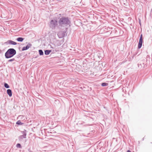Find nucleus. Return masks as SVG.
Masks as SVG:
<instances>
[{
  "mask_svg": "<svg viewBox=\"0 0 152 152\" xmlns=\"http://www.w3.org/2000/svg\"><path fill=\"white\" fill-rule=\"evenodd\" d=\"M51 51V50H46L45 51V55H48Z\"/></svg>",
  "mask_w": 152,
  "mask_h": 152,
  "instance_id": "9d476101",
  "label": "nucleus"
},
{
  "mask_svg": "<svg viewBox=\"0 0 152 152\" xmlns=\"http://www.w3.org/2000/svg\"><path fill=\"white\" fill-rule=\"evenodd\" d=\"M4 85V87L6 88H10L9 86L7 83H5Z\"/></svg>",
  "mask_w": 152,
  "mask_h": 152,
  "instance_id": "2eb2a0df",
  "label": "nucleus"
},
{
  "mask_svg": "<svg viewBox=\"0 0 152 152\" xmlns=\"http://www.w3.org/2000/svg\"><path fill=\"white\" fill-rule=\"evenodd\" d=\"M16 146L18 148H21V145L20 144V143H18L16 145Z\"/></svg>",
  "mask_w": 152,
  "mask_h": 152,
  "instance_id": "f3484780",
  "label": "nucleus"
},
{
  "mask_svg": "<svg viewBox=\"0 0 152 152\" xmlns=\"http://www.w3.org/2000/svg\"><path fill=\"white\" fill-rule=\"evenodd\" d=\"M140 25H141V23H140Z\"/></svg>",
  "mask_w": 152,
  "mask_h": 152,
  "instance_id": "412c9836",
  "label": "nucleus"
},
{
  "mask_svg": "<svg viewBox=\"0 0 152 152\" xmlns=\"http://www.w3.org/2000/svg\"><path fill=\"white\" fill-rule=\"evenodd\" d=\"M57 25V21L56 20H51L50 23V27L52 29H55Z\"/></svg>",
  "mask_w": 152,
  "mask_h": 152,
  "instance_id": "7ed1b4c3",
  "label": "nucleus"
},
{
  "mask_svg": "<svg viewBox=\"0 0 152 152\" xmlns=\"http://www.w3.org/2000/svg\"><path fill=\"white\" fill-rule=\"evenodd\" d=\"M15 60V58H13L8 60V61L9 62H11Z\"/></svg>",
  "mask_w": 152,
  "mask_h": 152,
  "instance_id": "a211bd4d",
  "label": "nucleus"
},
{
  "mask_svg": "<svg viewBox=\"0 0 152 152\" xmlns=\"http://www.w3.org/2000/svg\"><path fill=\"white\" fill-rule=\"evenodd\" d=\"M32 45L31 44L28 43L26 47H24L23 48L22 50L24 51L28 49Z\"/></svg>",
  "mask_w": 152,
  "mask_h": 152,
  "instance_id": "0eeeda50",
  "label": "nucleus"
},
{
  "mask_svg": "<svg viewBox=\"0 0 152 152\" xmlns=\"http://www.w3.org/2000/svg\"><path fill=\"white\" fill-rule=\"evenodd\" d=\"M59 26L64 27L69 25L70 26L71 22L67 17H62L59 19L58 21Z\"/></svg>",
  "mask_w": 152,
  "mask_h": 152,
  "instance_id": "f257e3e1",
  "label": "nucleus"
},
{
  "mask_svg": "<svg viewBox=\"0 0 152 152\" xmlns=\"http://www.w3.org/2000/svg\"><path fill=\"white\" fill-rule=\"evenodd\" d=\"M16 53V50L14 48H10L6 52L5 56L6 58H9L13 57Z\"/></svg>",
  "mask_w": 152,
  "mask_h": 152,
  "instance_id": "f03ea898",
  "label": "nucleus"
},
{
  "mask_svg": "<svg viewBox=\"0 0 152 152\" xmlns=\"http://www.w3.org/2000/svg\"><path fill=\"white\" fill-rule=\"evenodd\" d=\"M143 42V39H142V35L141 34L140 36L139 42L138 44V48L139 49H140L142 45V43Z\"/></svg>",
  "mask_w": 152,
  "mask_h": 152,
  "instance_id": "39448f33",
  "label": "nucleus"
},
{
  "mask_svg": "<svg viewBox=\"0 0 152 152\" xmlns=\"http://www.w3.org/2000/svg\"><path fill=\"white\" fill-rule=\"evenodd\" d=\"M16 124L18 125H21L22 124H23V123H22L20 121L18 120Z\"/></svg>",
  "mask_w": 152,
  "mask_h": 152,
  "instance_id": "ddd939ff",
  "label": "nucleus"
},
{
  "mask_svg": "<svg viewBox=\"0 0 152 152\" xmlns=\"http://www.w3.org/2000/svg\"><path fill=\"white\" fill-rule=\"evenodd\" d=\"M22 134H23V135L26 137L27 134L26 130L25 129L23 131L21 132Z\"/></svg>",
  "mask_w": 152,
  "mask_h": 152,
  "instance_id": "f8f14e48",
  "label": "nucleus"
},
{
  "mask_svg": "<svg viewBox=\"0 0 152 152\" xmlns=\"http://www.w3.org/2000/svg\"><path fill=\"white\" fill-rule=\"evenodd\" d=\"M24 38H23V37H19L18 38L16 39V40L18 41L22 42L24 40Z\"/></svg>",
  "mask_w": 152,
  "mask_h": 152,
  "instance_id": "1a4fd4ad",
  "label": "nucleus"
},
{
  "mask_svg": "<svg viewBox=\"0 0 152 152\" xmlns=\"http://www.w3.org/2000/svg\"><path fill=\"white\" fill-rule=\"evenodd\" d=\"M145 1H146V0H144Z\"/></svg>",
  "mask_w": 152,
  "mask_h": 152,
  "instance_id": "b1692460",
  "label": "nucleus"
},
{
  "mask_svg": "<svg viewBox=\"0 0 152 152\" xmlns=\"http://www.w3.org/2000/svg\"><path fill=\"white\" fill-rule=\"evenodd\" d=\"M4 44L6 45H17V43L15 42H14L12 40H8L7 41L4 42Z\"/></svg>",
  "mask_w": 152,
  "mask_h": 152,
  "instance_id": "423d86ee",
  "label": "nucleus"
},
{
  "mask_svg": "<svg viewBox=\"0 0 152 152\" xmlns=\"http://www.w3.org/2000/svg\"><path fill=\"white\" fill-rule=\"evenodd\" d=\"M7 93L9 96L11 97L12 96V91L11 89H8L7 90Z\"/></svg>",
  "mask_w": 152,
  "mask_h": 152,
  "instance_id": "6e6552de",
  "label": "nucleus"
},
{
  "mask_svg": "<svg viewBox=\"0 0 152 152\" xmlns=\"http://www.w3.org/2000/svg\"><path fill=\"white\" fill-rule=\"evenodd\" d=\"M51 48H54V47H53V46L51 45Z\"/></svg>",
  "mask_w": 152,
  "mask_h": 152,
  "instance_id": "6ab92c4d",
  "label": "nucleus"
},
{
  "mask_svg": "<svg viewBox=\"0 0 152 152\" xmlns=\"http://www.w3.org/2000/svg\"><path fill=\"white\" fill-rule=\"evenodd\" d=\"M108 85V83H103L101 84V86H105Z\"/></svg>",
  "mask_w": 152,
  "mask_h": 152,
  "instance_id": "dca6fc26",
  "label": "nucleus"
},
{
  "mask_svg": "<svg viewBox=\"0 0 152 152\" xmlns=\"http://www.w3.org/2000/svg\"><path fill=\"white\" fill-rule=\"evenodd\" d=\"M55 51H56H56H56V50H55Z\"/></svg>",
  "mask_w": 152,
  "mask_h": 152,
  "instance_id": "5701e85b",
  "label": "nucleus"
},
{
  "mask_svg": "<svg viewBox=\"0 0 152 152\" xmlns=\"http://www.w3.org/2000/svg\"><path fill=\"white\" fill-rule=\"evenodd\" d=\"M66 32L64 31H60L58 33V36L59 38H61L65 36Z\"/></svg>",
  "mask_w": 152,
  "mask_h": 152,
  "instance_id": "20e7f679",
  "label": "nucleus"
},
{
  "mask_svg": "<svg viewBox=\"0 0 152 152\" xmlns=\"http://www.w3.org/2000/svg\"><path fill=\"white\" fill-rule=\"evenodd\" d=\"M30 152H31V151H30Z\"/></svg>",
  "mask_w": 152,
  "mask_h": 152,
  "instance_id": "a878e982",
  "label": "nucleus"
},
{
  "mask_svg": "<svg viewBox=\"0 0 152 152\" xmlns=\"http://www.w3.org/2000/svg\"><path fill=\"white\" fill-rule=\"evenodd\" d=\"M126 152H131V151L130 150H128Z\"/></svg>",
  "mask_w": 152,
  "mask_h": 152,
  "instance_id": "aec40b11",
  "label": "nucleus"
},
{
  "mask_svg": "<svg viewBox=\"0 0 152 152\" xmlns=\"http://www.w3.org/2000/svg\"><path fill=\"white\" fill-rule=\"evenodd\" d=\"M39 55H43V52L42 50H39Z\"/></svg>",
  "mask_w": 152,
  "mask_h": 152,
  "instance_id": "4468645a",
  "label": "nucleus"
},
{
  "mask_svg": "<svg viewBox=\"0 0 152 152\" xmlns=\"http://www.w3.org/2000/svg\"><path fill=\"white\" fill-rule=\"evenodd\" d=\"M26 137L23 136V135L20 136L19 137L18 139L19 140H22L23 138H26Z\"/></svg>",
  "mask_w": 152,
  "mask_h": 152,
  "instance_id": "9b49d317",
  "label": "nucleus"
},
{
  "mask_svg": "<svg viewBox=\"0 0 152 152\" xmlns=\"http://www.w3.org/2000/svg\"><path fill=\"white\" fill-rule=\"evenodd\" d=\"M30 152H31V151H30Z\"/></svg>",
  "mask_w": 152,
  "mask_h": 152,
  "instance_id": "393cba45",
  "label": "nucleus"
},
{
  "mask_svg": "<svg viewBox=\"0 0 152 152\" xmlns=\"http://www.w3.org/2000/svg\"><path fill=\"white\" fill-rule=\"evenodd\" d=\"M37 56H36L35 57V58H37Z\"/></svg>",
  "mask_w": 152,
  "mask_h": 152,
  "instance_id": "4be33fe9",
  "label": "nucleus"
}]
</instances>
